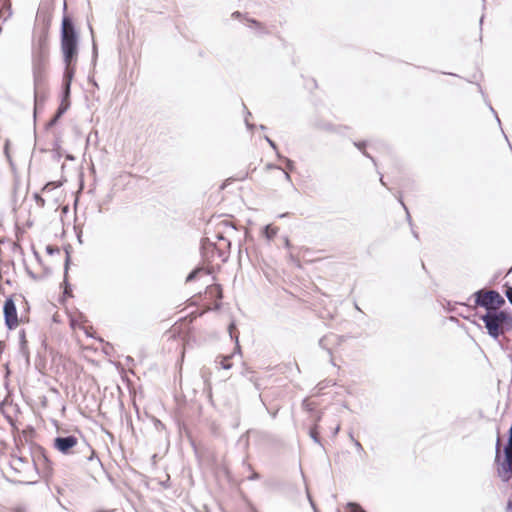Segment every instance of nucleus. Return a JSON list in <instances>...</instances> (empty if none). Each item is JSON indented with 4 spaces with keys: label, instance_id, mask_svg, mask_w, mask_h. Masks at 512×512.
<instances>
[{
    "label": "nucleus",
    "instance_id": "f257e3e1",
    "mask_svg": "<svg viewBox=\"0 0 512 512\" xmlns=\"http://www.w3.org/2000/svg\"><path fill=\"white\" fill-rule=\"evenodd\" d=\"M66 4H64V14L60 27V46L65 65L76 64L79 53L80 33L76 27L74 19L66 13Z\"/></svg>",
    "mask_w": 512,
    "mask_h": 512
},
{
    "label": "nucleus",
    "instance_id": "f03ea898",
    "mask_svg": "<svg viewBox=\"0 0 512 512\" xmlns=\"http://www.w3.org/2000/svg\"><path fill=\"white\" fill-rule=\"evenodd\" d=\"M474 316L483 322L487 334L494 341H500L502 335L512 330V311L507 308L483 314L475 312Z\"/></svg>",
    "mask_w": 512,
    "mask_h": 512
},
{
    "label": "nucleus",
    "instance_id": "7ed1b4c3",
    "mask_svg": "<svg viewBox=\"0 0 512 512\" xmlns=\"http://www.w3.org/2000/svg\"><path fill=\"white\" fill-rule=\"evenodd\" d=\"M470 298L474 301V307L485 309V313L504 310L506 304L505 298L495 289H478Z\"/></svg>",
    "mask_w": 512,
    "mask_h": 512
},
{
    "label": "nucleus",
    "instance_id": "20e7f679",
    "mask_svg": "<svg viewBox=\"0 0 512 512\" xmlns=\"http://www.w3.org/2000/svg\"><path fill=\"white\" fill-rule=\"evenodd\" d=\"M499 445L500 441L497 438L494 464L501 481L509 483L512 480V449L503 448L501 452Z\"/></svg>",
    "mask_w": 512,
    "mask_h": 512
},
{
    "label": "nucleus",
    "instance_id": "39448f33",
    "mask_svg": "<svg viewBox=\"0 0 512 512\" xmlns=\"http://www.w3.org/2000/svg\"><path fill=\"white\" fill-rule=\"evenodd\" d=\"M49 58L48 29L44 28L38 35L32 50V67H45Z\"/></svg>",
    "mask_w": 512,
    "mask_h": 512
},
{
    "label": "nucleus",
    "instance_id": "423d86ee",
    "mask_svg": "<svg viewBox=\"0 0 512 512\" xmlns=\"http://www.w3.org/2000/svg\"><path fill=\"white\" fill-rule=\"evenodd\" d=\"M3 318L7 330L12 331L19 325V318L14 296H8L3 304Z\"/></svg>",
    "mask_w": 512,
    "mask_h": 512
},
{
    "label": "nucleus",
    "instance_id": "0eeeda50",
    "mask_svg": "<svg viewBox=\"0 0 512 512\" xmlns=\"http://www.w3.org/2000/svg\"><path fill=\"white\" fill-rule=\"evenodd\" d=\"M70 245L64 248L65 250V260H64V276L63 282L61 283V287L63 288L62 295L59 296V303L64 304L68 298L73 297L72 285L68 279V271L71 265V254H70Z\"/></svg>",
    "mask_w": 512,
    "mask_h": 512
},
{
    "label": "nucleus",
    "instance_id": "6e6552de",
    "mask_svg": "<svg viewBox=\"0 0 512 512\" xmlns=\"http://www.w3.org/2000/svg\"><path fill=\"white\" fill-rule=\"evenodd\" d=\"M78 443L79 440L75 435H59L53 439V448L63 455H70Z\"/></svg>",
    "mask_w": 512,
    "mask_h": 512
},
{
    "label": "nucleus",
    "instance_id": "1a4fd4ad",
    "mask_svg": "<svg viewBox=\"0 0 512 512\" xmlns=\"http://www.w3.org/2000/svg\"><path fill=\"white\" fill-rule=\"evenodd\" d=\"M47 94L44 90H34V107H33V119H34V133L36 134V119L37 114L44 109Z\"/></svg>",
    "mask_w": 512,
    "mask_h": 512
},
{
    "label": "nucleus",
    "instance_id": "9d476101",
    "mask_svg": "<svg viewBox=\"0 0 512 512\" xmlns=\"http://www.w3.org/2000/svg\"><path fill=\"white\" fill-rule=\"evenodd\" d=\"M68 105L66 104H59L54 115L46 122L44 129L45 131H49L54 126H56L60 119L63 117V115L68 111Z\"/></svg>",
    "mask_w": 512,
    "mask_h": 512
},
{
    "label": "nucleus",
    "instance_id": "9b49d317",
    "mask_svg": "<svg viewBox=\"0 0 512 512\" xmlns=\"http://www.w3.org/2000/svg\"><path fill=\"white\" fill-rule=\"evenodd\" d=\"M13 460L9 463L10 470L17 475H21L24 472V467L29 465V461L23 456L12 455Z\"/></svg>",
    "mask_w": 512,
    "mask_h": 512
},
{
    "label": "nucleus",
    "instance_id": "f8f14e48",
    "mask_svg": "<svg viewBox=\"0 0 512 512\" xmlns=\"http://www.w3.org/2000/svg\"><path fill=\"white\" fill-rule=\"evenodd\" d=\"M36 453H38V455H37V456H36V455H34V456H33V459H32V465H33V468H34V470H35V473H36L37 475H39V474H40V473H39V469H38V461H39L40 459H42V460H43L44 465H45V468H46V469H49V470L51 471V469H52V467H51V466H52V463H51V461L48 459V456H47V454H46V451H45L42 447H40V446H39V447L37 448Z\"/></svg>",
    "mask_w": 512,
    "mask_h": 512
},
{
    "label": "nucleus",
    "instance_id": "ddd939ff",
    "mask_svg": "<svg viewBox=\"0 0 512 512\" xmlns=\"http://www.w3.org/2000/svg\"><path fill=\"white\" fill-rule=\"evenodd\" d=\"M45 67H32L34 90H43L45 85Z\"/></svg>",
    "mask_w": 512,
    "mask_h": 512
},
{
    "label": "nucleus",
    "instance_id": "4468645a",
    "mask_svg": "<svg viewBox=\"0 0 512 512\" xmlns=\"http://www.w3.org/2000/svg\"><path fill=\"white\" fill-rule=\"evenodd\" d=\"M318 345L320 348H322L323 350L327 351V353L329 354L330 357H332V348L331 346H334L333 345V341H332V337H331V334H326L324 335L323 337H321L318 341ZM331 364L332 365H336L333 361V358H331L330 360Z\"/></svg>",
    "mask_w": 512,
    "mask_h": 512
},
{
    "label": "nucleus",
    "instance_id": "2eb2a0df",
    "mask_svg": "<svg viewBox=\"0 0 512 512\" xmlns=\"http://www.w3.org/2000/svg\"><path fill=\"white\" fill-rule=\"evenodd\" d=\"M71 84L62 82L61 91H60V103L66 104L68 108L71 106Z\"/></svg>",
    "mask_w": 512,
    "mask_h": 512
},
{
    "label": "nucleus",
    "instance_id": "dca6fc26",
    "mask_svg": "<svg viewBox=\"0 0 512 512\" xmlns=\"http://www.w3.org/2000/svg\"><path fill=\"white\" fill-rule=\"evenodd\" d=\"M61 135L59 133H54V141L52 144V151H53V159L55 161H60L62 158V152H61Z\"/></svg>",
    "mask_w": 512,
    "mask_h": 512
},
{
    "label": "nucleus",
    "instance_id": "f3484780",
    "mask_svg": "<svg viewBox=\"0 0 512 512\" xmlns=\"http://www.w3.org/2000/svg\"><path fill=\"white\" fill-rule=\"evenodd\" d=\"M207 239H210V237H205V238L201 239L200 251H201L202 257L206 261L210 262L214 258V252H212L211 248H209V244L207 242Z\"/></svg>",
    "mask_w": 512,
    "mask_h": 512
},
{
    "label": "nucleus",
    "instance_id": "a211bd4d",
    "mask_svg": "<svg viewBox=\"0 0 512 512\" xmlns=\"http://www.w3.org/2000/svg\"><path fill=\"white\" fill-rule=\"evenodd\" d=\"M319 429L320 425L312 424V426L308 430V435L313 440L314 443L318 444L322 449H324Z\"/></svg>",
    "mask_w": 512,
    "mask_h": 512
},
{
    "label": "nucleus",
    "instance_id": "6ab92c4d",
    "mask_svg": "<svg viewBox=\"0 0 512 512\" xmlns=\"http://www.w3.org/2000/svg\"><path fill=\"white\" fill-rule=\"evenodd\" d=\"M207 242L211 251L214 252V256L217 255L222 262H227L229 254L225 250L219 248L213 241H211V239H207Z\"/></svg>",
    "mask_w": 512,
    "mask_h": 512
},
{
    "label": "nucleus",
    "instance_id": "aec40b11",
    "mask_svg": "<svg viewBox=\"0 0 512 512\" xmlns=\"http://www.w3.org/2000/svg\"><path fill=\"white\" fill-rule=\"evenodd\" d=\"M75 65L76 64H71L70 66L66 65V67L64 69V72H63V80H62V82L69 83V84L72 83V80H73L74 75H75Z\"/></svg>",
    "mask_w": 512,
    "mask_h": 512
},
{
    "label": "nucleus",
    "instance_id": "412c9836",
    "mask_svg": "<svg viewBox=\"0 0 512 512\" xmlns=\"http://www.w3.org/2000/svg\"><path fill=\"white\" fill-rule=\"evenodd\" d=\"M261 233L263 237L271 241L277 234V228L273 227L271 224H267L262 228Z\"/></svg>",
    "mask_w": 512,
    "mask_h": 512
},
{
    "label": "nucleus",
    "instance_id": "4be33fe9",
    "mask_svg": "<svg viewBox=\"0 0 512 512\" xmlns=\"http://www.w3.org/2000/svg\"><path fill=\"white\" fill-rule=\"evenodd\" d=\"M4 478L7 482L9 483H12V484H21V485H35L37 483V480H26L24 479L25 477L23 476V478H12V477H8L4 474Z\"/></svg>",
    "mask_w": 512,
    "mask_h": 512
},
{
    "label": "nucleus",
    "instance_id": "5701e85b",
    "mask_svg": "<svg viewBox=\"0 0 512 512\" xmlns=\"http://www.w3.org/2000/svg\"><path fill=\"white\" fill-rule=\"evenodd\" d=\"M277 158L285 165L284 170L293 171L295 169V162L292 159L282 155L280 152H277Z\"/></svg>",
    "mask_w": 512,
    "mask_h": 512
},
{
    "label": "nucleus",
    "instance_id": "b1692460",
    "mask_svg": "<svg viewBox=\"0 0 512 512\" xmlns=\"http://www.w3.org/2000/svg\"><path fill=\"white\" fill-rule=\"evenodd\" d=\"M465 307H466L467 311L469 312V314L460 312V313H458V315H459L460 317H462V318H464V319H466V320L470 321L471 323H473V324L477 325L479 328H481V325H479L475 320H472V319H471V317H475V316H474V313H475L476 311H474V305H473V306H470V305H466V304H465Z\"/></svg>",
    "mask_w": 512,
    "mask_h": 512
},
{
    "label": "nucleus",
    "instance_id": "393cba45",
    "mask_svg": "<svg viewBox=\"0 0 512 512\" xmlns=\"http://www.w3.org/2000/svg\"><path fill=\"white\" fill-rule=\"evenodd\" d=\"M330 334H331L334 346H341L345 341L353 338V336L350 334H346V335H337L334 333H330Z\"/></svg>",
    "mask_w": 512,
    "mask_h": 512
},
{
    "label": "nucleus",
    "instance_id": "a878e982",
    "mask_svg": "<svg viewBox=\"0 0 512 512\" xmlns=\"http://www.w3.org/2000/svg\"><path fill=\"white\" fill-rule=\"evenodd\" d=\"M246 21L249 27L255 28L259 34H265L267 32L266 29L263 27L262 23L259 22L258 20L254 18H247Z\"/></svg>",
    "mask_w": 512,
    "mask_h": 512
},
{
    "label": "nucleus",
    "instance_id": "bb28decb",
    "mask_svg": "<svg viewBox=\"0 0 512 512\" xmlns=\"http://www.w3.org/2000/svg\"><path fill=\"white\" fill-rule=\"evenodd\" d=\"M236 325L234 322H231L228 326V331H229V334H230V337L231 339H233L235 341V344H236V350L239 352L240 351V346H239V337L238 335H234V330H236Z\"/></svg>",
    "mask_w": 512,
    "mask_h": 512
},
{
    "label": "nucleus",
    "instance_id": "cd10ccee",
    "mask_svg": "<svg viewBox=\"0 0 512 512\" xmlns=\"http://www.w3.org/2000/svg\"><path fill=\"white\" fill-rule=\"evenodd\" d=\"M301 406L306 412L313 414L316 411V406L313 402H310L308 398L302 400Z\"/></svg>",
    "mask_w": 512,
    "mask_h": 512
},
{
    "label": "nucleus",
    "instance_id": "c85d7f7f",
    "mask_svg": "<svg viewBox=\"0 0 512 512\" xmlns=\"http://www.w3.org/2000/svg\"><path fill=\"white\" fill-rule=\"evenodd\" d=\"M224 231H222L220 228H217V230L214 231V238L216 240H223V241H226V248L228 250H230L231 248V241L230 240H227L224 236Z\"/></svg>",
    "mask_w": 512,
    "mask_h": 512
},
{
    "label": "nucleus",
    "instance_id": "c756f323",
    "mask_svg": "<svg viewBox=\"0 0 512 512\" xmlns=\"http://www.w3.org/2000/svg\"><path fill=\"white\" fill-rule=\"evenodd\" d=\"M347 512H366L364 508L356 502H348L346 504Z\"/></svg>",
    "mask_w": 512,
    "mask_h": 512
},
{
    "label": "nucleus",
    "instance_id": "7c9ffc66",
    "mask_svg": "<svg viewBox=\"0 0 512 512\" xmlns=\"http://www.w3.org/2000/svg\"><path fill=\"white\" fill-rule=\"evenodd\" d=\"M201 272H202V269L200 267H195L186 276V282L188 283V282L195 281Z\"/></svg>",
    "mask_w": 512,
    "mask_h": 512
},
{
    "label": "nucleus",
    "instance_id": "2f4dec72",
    "mask_svg": "<svg viewBox=\"0 0 512 512\" xmlns=\"http://www.w3.org/2000/svg\"><path fill=\"white\" fill-rule=\"evenodd\" d=\"M242 463L243 465L247 466L249 470H251V474L248 476V480L255 481L261 478V475L252 469V466L249 463H247L246 459H243Z\"/></svg>",
    "mask_w": 512,
    "mask_h": 512
},
{
    "label": "nucleus",
    "instance_id": "473e14b6",
    "mask_svg": "<svg viewBox=\"0 0 512 512\" xmlns=\"http://www.w3.org/2000/svg\"><path fill=\"white\" fill-rule=\"evenodd\" d=\"M3 10H7V12H8L7 16L3 18V22H5V21H7V19L9 17L12 16V7H11L10 1H7V2L3 3L2 6L0 7V19L2 18V11Z\"/></svg>",
    "mask_w": 512,
    "mask_h": 512
},
{
    "label": "nucleus",
    "instance_id": "72a5a7b5",
    "mask_svg": "<svg viewBox=\"0 0 512 512\" xmlns=\"http://www.w3.org/2000/svg\"><path fill=\"white\" fill-rule=\"evenodd\" d=\"M216 227L217 228H230L232 230H237V227L235 226V224L230 221V220H227V219H223V220H220L217 224H216Z\"/></svg>",
    "mask_w": 512,
    "mask_h": 512
},
{
    "label": "nucleus",
    "instance_id": "f704fd0d",
    "mask_svg": "<svg viewBox=\"0 0 512 512\" xmlns=\"http://www.w3.org/2000/svg\"><path fill=\"white\" fill-rule=\"evenodd\" d=\"M349 437L353 442L354 446L356 447L357 451L359 452L360 456L363 457V455H366V452L364 451L362 444L357 439L354 438L352 432L349 433Z\"/></svg>",
    "mask_w": 512,
    "mask_h": 512
},
{
    "label": "nucleus",
    "instance_id": "c9c22d12",
    "mask_svg": "<svg viewBox=\"0 0 512 512\" xmlns=\"http://www.w3.org/2000/svg\"><path fill=\"white\" fill-rule=\"evenodd\" d=\"M249 432L242 434L238 439V444L243 446L244 450H247L249 447Z\"/></svg>",
    "mask_w": 512,
    "mask_h": 512
},
{
    "label": "nucleus",
    "instance_id": "e433bc0d",
    "mask_svg": "<svg viewBox=\"0 0 512 512\" xmlns=\"http://www.w3.org/2000/svg\"><path fill=\"white\" fill-rule=\"evenodd\" d=\"M19 352L24 357L26 365L29 366L30 365V351H29L28 345L20 346Z\"/></svg>",
    "mask_w": 512,
    "mask_h": 512
},
{
    "label": "nucleus",
    "instance_id": "4c0bfd02",
    "mask_svg": "<svg viewBox=\"0 0 512 512\" xmlns=\"http://www.w3.org/2000/svg\"><path fill=\"white\" fill-rule=\"evenodd\" d=\"M219 358H221L219 364H220L222 369L228 370V369L232 368V362L230 360V357H228V356H219Z\"/></svg>",
    "mask_w": 512,
    "mask_h": 512
},
{
    "label": "nucleus",
    "instance_id": "58836bf2",
    "mask_svg": "<svg viewBox=\"0 0 512 512\" xmlns=\"http://www.w3.org/2000/svg\"><path fill=\"white\" fill-rule=\"evenodd\" d=\"M62 185L61 182H57V181H49L47 182L43 187H42V192H47V191H51L55 188H58Z\"/></svg>",
    "mask_w": 512,
    "mask_h": 512
},
{
    "label": "nucleus",
    "instance_id": "ea45409f",
    "mask_svg": "<svg viewBox=\"0 0 512 512\" xmlns=\"http://www.w3.org/2000/svg\"><path fill=\"white\" fill-rule=\"evenodd\" d=\"M504 295L512 306V286L507 282L503 285Z\"/></svg>",
    "mask_w": 512,
    "mask_h": 512
},
{
    "label": "nucleus",
    "instance_id": "a19ab883",
    "mask_svg": "<svg viewBox=\"0 0 512 512\" xmlns=\"http://www.w3.org/2000/svg\"><path fill=\"white\" fill-rule=\"evenodd\" d=\"M353 145L362 153L366 150L368 142L366 140L353 141Z\"/></svg>",
    "mask_w": 512,
    "mask_h": 512
},
{
    "label": "nucleus",
    "instance_id": "79ce46f5",
    "mask_svg": "<svg viewBox=\"0 0 512 512\" xmlns=\"http://www.w3.org/2000/svg\"><path fill=\"white\" fill-rule=\"evenodd\" d=\"M45 251L48 255H55V254H59L60 253V248L57 247V246H54V245H47L46 248H45Z\"/></svg>",
    "mask_w": 512,
    "mask_h": 512
},
{
    "label": "nucleus",
    "instance_id": "37998d69",
    "mask_svg": "<svg viewBox=\"0 0 512 512\" xmlns=\"http://www.w3.org/2000/svg\"><path fill=\"white\" fill-rule=\"evenodd\" d=\"M33 198L39 207L43 208L45 206L46 201L39 193L35 192Z\"/></svg>",
    "mask_w": 512,
    "mask_h": 512
},
{
    "label": "nucleus",
    "instance_id": "c03bdc74",
    "mask_svg": "<svg viewBox=\"0 0 512 512\" xmlns=\"http://www.w3.org/2000/svg\"><path fill=\"white\" fill-rule=\"evenodd\" d=\"M28 345V341L26 339V332L25 329L19 330V347Z\"/></svg>",
    "mask_w": 512,
    "mask_h": 512
},
{
    "label": "nucleus",
    "instance_id": "a18cd8bd",
    "mask_svg": "<svg viewBox=\"0 0 512 512\" xmlns=\"http://www.w3.org/2000/svg\"><path fill=\"white\" fill-rule=\"evenodd\" d=\"M264 139H265V141L269 144V146H270V147H271V148H272L276 153H277V152H279V151H278V146H277V144H276V142H275V141H273V140H272L269 136H267V135H264Z\"/></svg>",
    "mask_w": 512,
    "mask_h": 512
},
{
    "label": "nucleus",
    "instance_id": "49530a36",
    "mask_svg": "<svg viewBox=\"0 0 512 512\" xmlns=\"http://www.w3.org/2000/svg\"><path fill=\"white\" fill-rule=\"evenodd\" d=\"M312 415L314 416L313 424L319 425L322 420L323 413L315 411Z\"/></svg>",
    "mask_w": 512,
    "mask_h": 512
},
{
    "label": "nucleus",
    "instance_id": "de8ad7c7",
    "mask_svg": "<svg viewBox=\"0 0 512 512\" xmlns=\"http://www.w3.org/2000/svg\"><path fill=\"white\" fill-rule=\"evenodd\" d=\"M318 127L326 131L335 132V126L331 123H324L319 125Z\"/></svg>",
    "mask_w": 512,
    "mask_h": 512
},
{
    "label": "nucleus",
    "instance_id": "09e8293b",
    "mask_svg": "<svg viewBox=\"0 0 512 512\" xmlns=\"http://www.w3.org/2000/svg\"><path fill=\"white\" fill-rule=\"evenodd\" d=\"M152 420L154 422V426L157 430H162L165 428V425L156 417H152Z\"/></svg>",
    "mask_w": 512,
    "mask_h": 512
},
{
    "label": "nucleus",
    "instance_id": "8fccbe9b",
    "mask_svg": "<svg viewBox=\"0 0 512 512\" xmlns=\"http://www.w3.org/2000/svg\"><path fill=\"white\" fill-rule=\"evenodd\" d=\"M98 57V49L95 42H93L92 46V63L95 64Z\"/></svg>",
    "mask_w": 512,
    "mask_h": 512
},
{
    "label": "nucleus",
    "instance_id": "3c124183",
    "mask_svg": "<svg viewBox=\"0 0 512 512\" xmlns=\"http://www.w3.org/2000/svg\"><path fill=\"white\" fill-rule=\"evenodd\" d=\"M498 343V345L500 346V348L502 350H508L509 346H508V340H505V339H502L500 337V341H496Z\"/></svg>",
    "mask_w": 512,
    "mask_h": 512
},
{
    "label": "nucleus",
    "instance_id": "603ef678",
    "mask_svg": "<svg viewBox=\"0 0 512 512\" xmlns=\"http://www.w3.org/2000/svg\"><path fill=\"white\" fill-rule=\"evenodd\" d=\"M274 169L283 170V168L277 164H274V163L266 164V170H274Z\"/></svg>",
    "mask_w": 512,
    "mask_h": 512
},
{
    "label": "nucleus",
    "instance_id": "864d4df0",
    "mask_svg": "<svg viewBox=\"0 0 512 512\" xmlns=\"http://www.w3.org/2000/svg\"><path fill=\"white\" fill-rule=\"evenodd\" d=\"M242 107H243V113H244V120L245 119H248L252 114L251 112L248 110L247 106L245 105L244 102H242Z\"/></svg>",
    "mask_w": 512,
    "mask_h": 512
},
{
    "label": "nucleus",
    "instance_id": "5fc2aeb1",
    "mask_svg": "<svg viewBox=\"0 0 512 512\" xmlns=\"http://www.w3.org/2000/svg\"><path fill=\"white\" fill-rule=\"evenodd\" d=\"M245 126L249 131H253L257 126L251 123L248 119H245Z\"/></svg>",
    "mask_w": 512,
    "mask_h": 512
},
{
    "label": "nucleus",
    "instance_id": "6e6d98bb",
    "mask_svg": "<svg viewBox=\"0 0 512 512\" xmlns=\"http://www.w3.org/2000/svg\"><path fill=\"white\" fill-rule=\"evenodd\" d=\"M27 274L34 280H39L41 277L31 271L28 267H26Z\"/></svg>",
    "mask_w": 512,
    "mask_h": 512
},
{
    "label": "nucleus",
    "instance_id": "4d7b16f0",
    "mask_svg": "<svg viewBox=\"0 0 512 512\" xmlns=\"http://www.w3.org/2000/svg\"><path fill=\"white\" fill-rule=\"evenodd\" d=\"M487 105H488V107H489L490 111L494 114V116H495V118H496V120H497L498 124H499V125H501V121H500V119H499V117H498V114H497V112L495 111V109L492 107V105H491L489 102H487Z\"/></svg>",
    "mask_w": 512,
    "mask_h": 512
},
{
    "label": "nucleus",
    "instance_id": "13d9d810",
    "mask_svg": "<svg viewBox=\"0 0 512 512\" xmlns=\"http://www.w3.org/2000/svg\"><path fill=\"white\" fill-rule=\"evenodd\" d=\"M362 154H363L366 158L370 159V160L372 161V163H373L375 166L377 165V163H376V159H375V158H374L370 153H368L366 150H365V151H363V152H362Z\"/></svg>",
    "mask_w": 512,
    "mask_h": 512
},
{
    "label": "nucleus",
    "instance_id": "bf43d9fd",
    "mask_svg": "<svg viewBox=\"0 0 512 512\" xmlns=\"http://www.w3.org/2000/svg\"><path fill=\"white\" fill-rule=\"evenodd\" d=\"M397 200H398V202L401 204V206L403 207V209H404L405 211H407V208H408V207H407V206H406V204L404 203L403 198H402V194H401L400 192L398 193Z\"/></svg>",
    "mask_w": 512,
    "mask_h": 512
},
{
    "label": "nucleus",
    "instance_id": "052dcab7",
    "mask_svg": "<svg viewBox=\"0 0 512 512\" xmlns=\"http://www.w3.org/2000/svg\"><path fill=\"white\" fill-rule=\"evenodd\" d=\"M405 212H406V219H407V221H408V223H409L410 227H412V226H413V222H412V218H411L410 212H409V210H408V209H407V211H405Z\"/></svg>",
    "mask_w": 512,
    "mask_h": 512
},
{
    "label": "nucleus",
    "instance_id": "680f3d73",
    "mask_svg": "<svg viewBox=\"0 0 512 512\" xmlns=\"http://www.w3.org/2000/svg\"><path fill=\"white\" fill-rule=\"evenodd\" d=\"M284 246L287 248V249H290L291 248V242L289 240V238L287 236L284 237Z\"/></svg>",
    "mask_w": 512,
    "mask_h": 512
},
{
    "label": "nucleus",
    "instance_id": "e2e57ef3",
    "mask_svg": "<svg viewBox=\"0 0 512 512\" xmlns=\"http://www.w3.org/2000/svg\"><path fill=\"white\" fill-rule=\"evenodd\" d=\"M506 512H512V500L509 499L506 505Z\"/></svg>",
    "mask_w": 512,
    "mask_h": 512
},
{
    "label": "nucleus",
    "instance_id": "0e129e2a",
    "mask_svg": "<svg viewBox=\"0 0 512 512\" xmlns=\"http://www.w3.org/2000/svg\"><path fill=\"white\" fill-rule=\"evenodd\" d=\"M232 17L234 19H240L242 17V13L240 11H235L232 13Z\"/></svg>",
    "mask_w": 512,
    "mask_h": 512
},
{
    "label": "nucleus",
    "instance_id": "69168bd1",
    "mask_svg": "<svg viewBox=\"0 0 512 512\" xmlns=\"http://www.w3.org/2000/svg\"><path fill=\"white\" fill-rule=\"evenodd\" d=\"M282 171L284 172L285 179H286L288 182H290V183H291V182H292V180H291V176H290L289 172H288V171H286V170H284V169H283Z\"/></svg>",
    "mask_w": 512,
    "mask_h": 512
},
{
    "label": "nucleus",
    "instance_id": "338daca9",
    "mask_svg": "<svg viewBox=\"0 0 512 512\" xmlns=\"http://www.w3.org/2000/svg\"><path fill=\"white\" fill-rule=\"evenodd\" d=\"M340 431V425L338 424L332 431V436L335 437Z\"/></svg>",
    "mask_w": 512,
    "mask_h": 512
},
{
    "label": "nucleus",
    "instance_id": "774afa93",
    "mask_svg": "<svg viewBox=\"0 0 512 512\" xmlns=\"http://www.w3.org/2000/svg\"><path fill=\"white\" fill-rule=\"evenodd\" d=\"M78 320L80 322H86L87 321L86 316L83 313H79Z\"/></svg>",
    "mask_w": 512,
    "mask_h": 512
}]
</instances>
